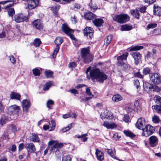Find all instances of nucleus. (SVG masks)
I'll return each instance as SVG.
<instances>
[{
  "label": "nucleus",
  "instance_id": "nucleus-11",
  "mask_svg": "<svg viewBox=\"0 0 161 161\" xmlns=\"http://www.w3.org/2000/svg\"><path fill=\"white\" fill-rule=\"evenodd\" d=\"M20 108V107L16 105L11 106L8 107V112L10 115H12L17 113Z\"/></svg>",
  "mask_w": 161,
  "mask_h": 161
},
{
  "label": "nucleus",
  "instance_id": "nucleus-24",
  "mask_svg": "<svg viewBox=\"0 0 161 161\" xmlns=\"http://www.w3.org/2000/svg\"><path fill=\"white\" fill-rule=\"evenodd\" d=\"M33 23L34 26L37 29L41 30L43 29V25L40 20H36L34 21Z\"/></svg>",
  "mask_w": 161,
  "mask_h": 161
},
{
  "label": "nucleus",
  "instance_id": "nucleus-43",
  "mask_svg": "<svg viewBox=\"0 0 161 161\" xmlns=\"http://www.w3.org/2000/svg\"><path fill=\"white\" fill-rule=\"evenodd\" d=\"M122 31H130L132 29V27L131 26L128 25H123L121 27Z\"/></svg>",
  "mask_w": 161,
  "mask_h": 161
},
{
  "label": "nucleus",
  "instance_id": "nucleus-3",
  "mask_svg": "<svg viewBox=\"0 0 161 161\" xmlns=\"http://www.w3.org/2000/svg\"><path fill=\"white\" fill-rule=\"evenodd\" d=\"M129 18L128 15L123 14L115 15L113 17V19L119 23L123 24L129 21Z\"/></svg>",
  "mask_w": 161,
  "mask_h": 161
},
{
  "label": "nucleus",
  "instance_id": "nucleus-20",
  "mask_svg": "<svg viewBox=\"0 0 161 161\" xmlns=\"http://www.w3.org/2000/svg\"><path fill=\"white\" fill-rule=\"evenodd\" d=\"M149 144L152 147L155 146L158 141L157 137L154 136H150L149 138Z\"/></svg>",
  "mask_w": 161,
  "mask_h": 161
},
{
  "label": "nucleus",
  "instance_id": "nucleus-48",
  "mask_svg": "<svg viewBox=\"0 0 161 161\" xmlns=\"http://www.w3.org/2000/svg\"><path fill=\"white\" fill-rule=\"evenodd\" d=\"M53 72L50 70L45 71V74L47 78H51L53 76Z\"/></svg>",
  "mask_w": 161,
  "mask_h": 161
},
{
  "label": "nucleus",
  "instance_id": "nucleus-46",
  "mask_svg": "<svg viewBox=\"0 0 161 161\" xmlns=\"http://www.w3.org/2000/svg\"><path fill=\"white\" fill-rule=\"evenodd\" d=\"M8 13L9 15L12 17L15 14V11L13 8H10L8 9Z\"/></svg>",
  "mask_w": 161,
  "mask_h": 161
},
{
  "label": "nucleus",
  "instance_id": "nucleus-17",
  "mask_svg": "<svg viewBox=\"0 0 161 161\" xmlns=\"http://www.w3.org/2000/svg\"><path fill=\"white\" fill-rule=\"evenodd\" d=\"M31 105V103L29 100L25 99L22 101V106L24 112L26 113L28 112Z\"/></svg>",
  "mask_w": 161,
  "mask_h": 161
},
{
  "label": "nucleus",
  "instance_id": "nucleus-47",
  "mask_svg": "<svg viewBox=\"0 0 161 161\" xmlns=\"http://www.w3.org/2000/svg\"><path fill=\"white\" fill-rule=\"evenodd\" d=\"M41 43V42L39 39L36 38L35 39L33 42L34 45L36 47H38Z\"/></svg>",
  "mask_w": 161,
  "mask_h": 161
},
{
  "label": "nucleus",
  "instance_id": "nucleus-8",
  "mask_svg": "<svg viewBox=\"0 0 161 161\" xmlns=\"http://www.w3.org/2000/svg\"><path fill=\"white\" fill-rule=\"evenodd\" d=\"M14 21L17 23L26 21L27 20V17L21 13L16 14L14 15Z\"/></svg>",
  "mask_w": 161,
  "mask_h": 161
},
{
  "label": "nucleus",
  "instance_id": "nucleus-54",
  "mask_svg": "<svg viewBox=\"0 0 161 161\" xmlns=\"http://www.w3.org/2000/svg\"><path fill=\"white\" fill-rule=\"evenodd\" d=\"M161 30L159 29H154L153 31V33L154 35H158L161 32Z\"/></svg>",
  "mask_w": 161,
  "mask_h": 161
},
{
  "label": "nucleus",
  "instance_id": "nucleus-51",
  "mask_svg": "<svg viewBox=\"0 0 161 161\" xmlns=\"http://www.w3.org/2000/svg\"><path fill=\"white\" fill-rule=\"evenodd\" d=\"M151 71V69L149 67L144 68L143 70L142 73L145 75L149 74Z\"/></svg>",
  "mask_w": 161,
  "mask_h": 161
},
{
  "label": "nucleus",
  "instance_id": "nucleus-59",
  "mask_svg": "<svg viewBox=\"0 0 161 161\" xmlns=\"http://www.w3.org/2000/svg\"><path fill=\"white\" fill-rule=\"evenodd\" d=\"M76 65V63L75 62H70L69 64V66L70 68H74Z\"/></svg>",
  "mask_w": 161,
  "mask_h": 161
},
{
  "label": "nucleus",
  "instance_id": "nucleus-5",
  "mask_svg": "<svg viewBox=\"0 0 161 161\" xmlns=\"http://www.w3.org/2000/svg\"><path fill=\"white\" fill-rule=\"evenodd\" d=\"M142 136H148L152 134L154 131V127L150 125H146L144 129H142Z\"/></svg>",
  "mask_w": 161,
  "mask_h": 161
},
{
  "label": "nucleus",
  "instance_id": "nucleus-64",
  "mask_svg": "<svg viewBox=\"0 0 161 161\" xmlns=\"http://www.w3.org/2000/svg\"><path fill=\"white\" fill-rule=\"evenodd\" d=\"M88 136V133H86L83 134H82L81 135H76V136L78 138H83L84 137Z\"/></svg>",
  "mask_w": 161,
  "mask_h": 161
},
{
  "label": "nucleus",
  "instance_id": "nucleus-49",
  "mask_svg": "<svg viewBox=\"0 0 161 161\" xmlns=\"http://www.w3.org/2000/svg\"><path fill=\"white\" fill-rule=\"evenodd\" d=\"M33 74L35 76H39L40 74V70L37 68L34 69L32 70Z\"/></svg>",
  "mask_w": 161,
  "mask_h": 161
},
{
  "label": "nucleus",
  "instance_id": "nucleus-34",
  "mask_svg": "<svg viewBox=\"0 0 161 161\" xmlns=\"http://www.w3.org/2000/svg\"><path fill=\"white\" fill-rule=\"evenodd\" d=\"M143 46H132L130 47V51H138L143 48Z\"/></svg>",
  "mask_w": 161,
  "mask_h": 161
},
{
  "label": "nucleus",
  "instance_id": "nucleus-42",
  "mask_svg": "<svg viewBox=\"0 0 161 161\" xmlns=\"http://www.w3.org/2000/svg\"><path fill=\"white\" fill-rule=\"evenodd\" d=\"M157 26V24L155 23H151L147 25V26L146 29L149 30L151 29H153Z\"/></svg>",
  "mask_w": 161,
  "mask_h": 161
},
{
  "label": "nucleus",
  "instance_id": "nucleus-27",
  "mask_svg": "<svg viewBox=\"0 0 161 161\" xmlns=\"http://www.w3.org/2000/svg\"><path fill=\"white\" fill-rule=\"evenodd\" d=\"M20 95L17 93L15 92H12L10 95V97L11 99H15L17 100H20Z\"/></svg>",
  "mask_w": 161,
  "mask_h": 161
},
{
  "label": "nucleus",
  "instance_id": "nucleus-45",
  "mask_svg": "<svg viewBox=\"0 0 161 161\" xmlns=\"http://www.w3.org/2000/svg\"><path fill=\"white\" fill-rule=\"evenodd\" d=\"M152 121L154 123L157 124L159 123L160 120L158 116L155 115L152 117Z\"/></svg>",
  "mask_w": 161,
  "mask_h": 161
},
{
  "label": "nucleus",
  "instance_id": "nucleus-44",
  "mask_svg": "<svg viewBox=\"0 0 161 161\" xmlns=\"http://www.w3.org/2000/svg\"><path fill=\"white\" fill-rule=\"evenodd\" d=\"M8 130H6L1 136V138L3 139L8 140L9 139V135H8Z\"/></svg>",
  "mask_w": 161,
  "mask_h": 161
},
{
  "label": "nucleus",
  "instance_id": "nucleus-25",
  "mask_svg": "<svg viewBox=\"0 0 161 161\" xmlns=\"http://www.w3.org/2000/svg\"><path fill=\"white\" fill-rule=\"evenodd\" d=\"M93 20V23L94 25L97 27H100L102 25L104 22L103 20L101 19H94Z\"/></svg>",
  "mask_w": 161,
  "mask_h": 161
},
{
  "label": "nucleus",
  "instance_id": "nucleus-18",
  "mask_svg": "<svg viewBox=\"0 0 161 161\" xmlns=\"http://www.w3.org/2000/svg\"><path fill=\"white\" fill-rule=\"evenodd\" d=\"M103 125L108 129H113L117 127V125L113 122L104 121Z\"/></svg>",
  "mask_w": 161,
  "mask_h": 161
},
{
  "label": "nucleus",
  "instance_id": "nucleus-21",
  "mask_svg": "<svg viewBox=\"0 0 161 161\" xmlns=\"http://www.w3.org/2000/svg\"><path fill=\"white\" fill-rule=\"evenodd\" d=\"M84 17L86 19L90 20L95 19L96 15L90 12L84 13Z\"/></svg>",
  "mask_w": 161,
  "mask_h": 161
},
{
  "label": "nucleus",
  "instance_id": "nucleus-10",
  "mask_svg": "<svg viewBox=\"0 0 161 161\" xmlns=\"http://www.w3.org/2000/svg\"><path fill=\"white\" fill-rule=\"evenodd\" d=\"M150 78L154 84H158L161 82L160 76L157 73L152 74Z\"/></svg>",
  "mask_w": 161,
  "mask_h": 161
},
{
  "label": "nucleus",
  "instance_id": "nucleus-40",
  "mask_svg": "<svg viewBox=\"0 0 161 161\" xmlns=\"http://www.w3.org/2000/svg\"><path fill=\"white\" fill-rule=\"evenodd\" d=\"M112 38V36L111 35H109L106 37L105 42L106 45L108 46L109 44L111 41Z\"/></svg>",
  "mask_w": 161,
  "mask_h": 161
},
{
  "label": "nucleus",
  "instance_id": "nucleus-63",
  "mask_svg": "<svg viewBox=\"0 0 161 161\" xmlns=\"http://www.w3.org/2000/svg\"><path fill=\"white\" fill-rule=\"evenodd\" d=\"M80 5L79 4H74L73 8V9L76 10L78 9H79L80 8Z\"/></svg>",
  "mask_w": 161,
  "mask_h": 161
},
{
  "label": "nucleus",
  "instance_id": "nucleus-4",
  "mask_svg": "<svg viewBox=\"0 0 161 161\" xmlns=\"http://www.w3.org/2000/svg\"><path fill=\"white\" fill-rule=\"evenodd\" d=\"M49 145H51L50 150L51 152L57 151L58 148H61L63 146V144L62 143H59L57 141L51 140L48 142Z\"/></svg>",
  "mask_w": 161,
  "mask_h": 161
},
{
  "label": "nucleus",
  "instance_id": "nucleus-39",
  "mask_svg": "<svg viewBox=\"0 0 161 161\" xmlns=\"http://www.w3.org/2000/svg\"><path fill=\"white\" fill-rule=\"evenodd\" d=\"M52 85L53 83L51 81L47 82L45 84L43 88V90L44 91L48 90Z\"/></svg>",
  "mask_w": 161,
  "mask_h": 161
},
{
  "label": "nucleus",
  "instance_id": "nucleus-62",
  "mask_svg": "<svg viewBox=\"0 0 161 161\" xmlns=\"http://www.w3.org/2000/svg\"><path fill=\"white\" fill-rule=\"evenodd\" d=\"M123 119L124 121L126 123H128L129 122V118L128 115H125L124 116Z\"/></svg>",
  "mask_w": 161,
  "mask_h": 161
},
{
  "label": "nucleus",
  "instance_id": "nucleus-6",
  "mask_svg": "<svg viewBox=\"0 0 161 161\" xmlns=\"http://www.w3.org/2000/svg\"><path fill=\"white\" fill-rule=\"evenodd\" d=\"M63 39L60 37H57L55 40V43L56 46L53 54V58L56 57V55L59 49V46L63 42Z\"/></svg>",
  "mask_w": 161,
  "mask_h": 161
},
{
  "label": "nucleus",
  "instance_id": "nucleus-14",
  "mask_svg": "<svg viewBox=\"0 0 161 161\" xmlns=\"http://www.w3.org/2000/svg\"><path fill=\"white\" fill-rule=\"evenodd\" d=\"M49 124L50 125H52V126H50L49 125H45L43 126L44 130H48L50 131L54 130L56 126V123L54 120H52Z\"/></svg>",
  "mask_w": 161,
  "mask_h": 161
},
{
  "label": "nucleus",
  "instance_id": "nucleus-28",
  "mask_svg": "<svg viewBox=\"0 0 161 161\" xmlns=\"http://www.w3.org/2000/svg\"><path fill=\"white\" fill-rule=\"evenodd\" d=\"M154 14L158 16L161 15V8L156 5H154Z\"/></svg>",
  "mask_w": 161,
  "mask_h": 161
},
{
  "label": "nucleus",
  "instance_id": "nucleus-15",
  "mask_svg": "<svg viewBox=\"0 0 161 161\" xmlns=\"http://www.w3.org/2000/svg\"><path fill=\"white\" fill-rule=\"evenodd\" d=\"M132 55L135 60V63L136 65H137L141 60L142 56L140 53L138 52L133 53Z\"/></svg>",
  "mask_w": 161,
  "mask_h": 161
},
{
  "label": "nucleus",
  "instance_id": "nucleus-29",
  "mask_svg": "<svg viewBox=\"0 0 161 161\" xmlns=\"http://www.w3.org/2000/svg\"><path fill=\"white\" fill-rule=\"evenodd\" d=\"M60 8L59 5H55V6H53L51 8V10L52 11L54 15L56 16H57L58 14L57 12Z\"/></svg>",
  "mask_w": 161,
  "mask_h": 161
},
{
  "label": "nucleus",
  "instance_id": "nucleus-55",
  "mask_svg": "<svg viewBox=\"0 0 161 161\" xmlns=\"http://www.w3.org/2000/svg\"><path fill=\"white\" fill-rule=\"evenodd\" d=\"M152 88L153 91L156 92H159L161 90L160 88L156 85L153 86Z\"/></svg>",
  "mask_w": 161,
  "mask_h": 161
},
{
  "label": "nucleus",
  "instance_id": "nucleus-2",
  "mask_svg": "<svg viewBox=\"0 0 161 161\" xmlns=\"http://www.w3.org/2000/svg\"><path fill=\"white\" fill-rule=\"evenodd\" d=\"M89 50L88 48H82L81 51V54L83 61L86 63H89L92 59V55L89 53Z\"/></svg>",
  "mask_w": 161,
  "mask_h": 161
},
{
  "label": "nucleus",
  "instance_id": "nucleus-50",
  "mask_svg": "<svg viewBox=\"0 0 161 161\" xmlns=\"http://www.w3.org/2000/svg\"><path fill=\"white\" fill-rule=\"evenodd\" d=\"M74 123H72L69 124V125H68L67 127L64 128L62 129V131L63 132H65L69 130L70 129L72 126L73 125H74Z\"/></svg>",
  "mask_w": 161,
  "mask_h": 161
},
{
  "label": "nucleus",
  "instance_id": "nucleus-53",
  "mask_svg": "<svg viewBox=\"0 0 161 161\" xmlns=\"http://www.w3.org/2000/svg\"><path fill=\"white\" fill-rule=\"evenodd\" d=\"M54 104V102L52 100H48L47 103V107L49 108H51L49 106L50 105H53Z\"/></svg>",
  "mask_w": 161,
  "mask_h": 161
},
{
  "label": "nucleus",
  "instance_id": "nucleus-56",
  "mask_svg": "<svg viewBox=\"0 0 161 161\" xmlns=\"http://www.w3.org/2000/svg\"><path fill=\"white\" fill-rule=\"evenodd\" d=\"M134 84L136 86V87L137 89H140V83L139 80H136L134 81Z\"/></svg>",
  "mask_w": 161,
  "mask_h": 161
},
{
  "label": "nucleus",
  "instance_id": "nucleus-60",
  "mask_svg": "<svg viewBox=\"0 0 161 161\" xmlns=\"http://www.w3.org/2000/svg\"><path fill=\"white\" fill-rule=\"evenodd\" d=\"M9 60L13 64H14L16 63V60L15 58L13 56H10L9 57Z\"/></svg>",
  "mask_w": 161,
  "mask_h": 161
},
{
  "label": "nucleus",
  "instance_id": "nucleus-13",
  "mask_svg": "<svg viewBox=\"0 0 161 161\" xmlns=\"http://www.w3.org/2000/svg\"><path fill=\"white\" fill-rule=\"evenodd\" d=\"M93 31L91 27H86L84 30V33L88 38L91 39L93 36Z\"/></svg>",
  "mask_w": 161,
  "mask_h": 161
},
{
  "label": "nucleus",
  "instance_id": "nucleus-23",
  "mask_svg": "<svg viewBox=\"0 0 161 161\" xmlns=\"http://www.w3.org/2000/svg\"><path fill=\"white\" fill-rule=\"evenodd\" d=\"M95 154L98 160L101 161L104 159L103 153L101 151L96 149Z\"/></svg>",
  "mask_w": 161,
  "mask_h": 161
},
{
  "label": "nucleus",
  "instance_id": "nucleus-16",
  "mask_svg": "<svg viewBox=\"0 0 161 161\" xmlns=\"http://www.w3.org/2000/svg\"><path fill=\"white\" fill-rule=\"evenodd\" d=\"M145 120L144 118L141 117L139 118L136 124V127L139 129H143V127L145 125Z\"/></svg>",
  "mask_w": 161,
  "mask_h": 161
},
{
  "label": "nucleus",
  "instance_id": "nucleus-52",
  "mask_svg": "<svg viewBox=\"0 0 161 161\" xmlns=\"http://www.w3.org/2000/svg\"><path fill=\"white\" fill-rule=\"evenodd\" d=\"M62 161H71V158L69 155L65 156L62 158Z\"/></svg>",
  "mask_w": 161,
  "mask_h": 161
},
{
  "label": "nucleus",
  "instance_id": "nucleus-61",
  "mask_svg": "<svg viewBox=\"0 0 161 161\" xmlns=\"http://www.w3.org/2000/svg\"><path fill=\"white\" fill-rule=\"evenodd\" d=\"M86 93L88 96H92V95H92V93L90 91V89L88 87L86 88Z\"/></svg>",
  "mask_w": 161,
  "mask_h": 161
},
{
  "label": "nucleus",
  "instance_id": "nucleus-31",
  "mask_svg": "<svg viewBox=\"0 0 161 161\" xmlns=\"http://www.w3.org/2000/svg\"><path fill=\"white\" fill-rule=\"evenodd\" d=\"M31 140L33 142H39L40 141V139L38 137V136L34 133H32V134Z\"/></svg>",
  "mask_w": 161,
  "mask_h": 161
},
{
  "label": "nucleus",
  "instance_id": "nucleus-35",
  "mask_svg": "<svg viewBox=\"0 0 161 161\" xmlns=\"http://www.w3.org/2000/svg\"><path fill=\"white\" fill-rule=\"evenodd\" d=\"M154 100L156 106L161 105V97L159 96H156L154 98Z\"/></svg>",
  "mask_w": 161,
  "mask_h": 161
},
{
  "label": "nucleus",
  "instance_id": "nucleus-57",
  "mask_svg": "<svg viewBox=\"0 0 161 161\" xmlns=\"http://www.w3.org/2000/svg\"><path fill=\"white\" fill-rule=\"evenodd\" d=\"M134 75L135 77L140 78H143V76L140 74V72H138L134 73Z\"/></svg>",
  "mask_w": 161,
  "mask_h": 161
},
{
  "label": "nucleus",
  "instance_id": "nucleus-38",
  "mask_svg": "<svg viewBox=\"0 0 161 161\" xmlns=\"http://www.w3.org/2000/svg\"><path fill=\"white\" fill-rule=\"evenodd\" d=\"M124 133L127 136L131 138H133L135 136V135H134L131 131L128 130L124 131Z\"/></svg>",
  "mask_w": 161,
  "mask_h": 161
},
{
  "label": "nucleus",
  "instance_id": "nucleus-33",
  "mask_svg": "<svg viewBox=\"0 0 161 161\" xmlns=\"http://www.w3.org/2000/svg\"><path fill=\"white\" fill-rule=\"evenodd\" d=\"M106 152L110 156L112 157V158L115 159H117L116 157L114 155V153L113 152V151L110 149H105Z\"/></svg>",
  "mask_w": 161,
  "mask_h": 161
},
{
  "label": "nucleus",
  "instance_id": "nucleus-12",
  "mask_svg": "<svg viewBox=\"0 0 161 161\" xmlns=\"http://www.w3.org/2000/svg\"><path fill=\"white\" fill-rule=\"evenodd\" d=\"M100 116L102 119H112L113 116L111 112L107 110H104L103 112H102Z\"/></svg>",
  "mask_w": 161,
  "mask_h": 161
},
{
  "label": "nucleus",
  "instance_id": "nucleus-22",
  "mask_svg": "<svg viewBox=\"0 0 161 161\" xmlns=\"http://www.w3.org/2000/svg\"><path fill=\"white\" fill-rule=\"evenodd\" d=\"M26 146V147L28 151L31 153H34L36 151V149L33 143H27Z\"/></svg>",
  "mask_w": 161,
  "mask_h": 161
},
{
  "label": "nucleus",
  "instance_id": "nucleus-36",
  "mask_svg": "<svg viewBox=\"0 0 161 161\" xmlns=\"http://www.w3.org/2000/svg\"><path fill=\"white\" fill-rule=\"evenodd\" d=\"M153 85L148 82H145L143 83V87L144 89L147 90L152 88Z\"/></svg>",
  "mask_w": 161,
  "mask_h": 161
},
{
  "label": "nucleus",
  "instance_id": "nucleus-26",
  "mask_svg": "<svg viewBox=\"0 0 161 161\" xmlns=\"http://www.w3.org/2000/svg\"><path fill=\"white\" fill-rule=\"evenodd\" d=\"M130 12L131 14L137 19H139L140 14L138 9H131L130 10Z\"/></svg>",
  "mask_w": 161,
  "mask_h": 161
},
{
  "label": "nucleus",
  "instance_id": "nucleus-9",
  "mask_svg": "<svg viewBox=\"0 0 161 161\" xmlns=\"http://www.w3.org/2000/svg\"><path fill=\"white\" fill-rule=\"evenodd\" d=\"M128 55V53L126 52L117 58V64L119 66H122L124 64V60H125Z\"/></svg>",
  "mask_w": 161,
  "mask_h": 161
},
{
  "label": "nucleus",
  "instance_id": "nucleus-37",
  "mask_svg": "<svg viewBox=\"0 0 161 161\" xmlns=\"http://www.w3.org/2000/svg\"><path fill=\"white\" fill-rule=\"evenodd\" d=\"M152 108L153 109L155 110L157 113L158 114L161 113V105L159 106L153 105L152 106Z\"/></svg>",
  "mask_w": 161,
  "mask_h": 161
},
{
  "label": "nucleus",
  "instance_id": "nucleus-7",
  "mask_svg": "<svg viewBox=\"0 0 161 161\" xmlns=\"http://www.w3.org/2000/svg\"><path fill=\"white\" fill-rule=\"evenodd\" d=\"M62 28L63 31L67 35L69 36L70 38L72 40H75V38L73 35L74 31L73 30L69 28V27L65 24H64L63 25Z\"/></svg>",
  "mask_w": 161,
  "mask_h": 161
},
{
  "label": "nucleus",
  "instance_id": "nucleus-1",
  "mask_svg": "<svg viewBox=\"0 0 161 161\" xmlns=\"http://www.w3.org/2000/svg\"><path fill=\"white\" fill-rule=\"evenodd\" d=\"M90 71V76L87 75V78L89 79L91 78L92 80H96V81L102 83L104 80H106L108 76L99 69L95 68L91 69L89 67L86 72V74Z\"/></svg>",
  "mask_w": 161,
  "mask_h": 161
},
{
  "label": "nucleus",
  "instance_id": "nucleus-41",
  "mask_svg": "<svg viewBox=\"0 0 161 161\" xmlns=\"http://www.w3.org/2000/svg\"><path fill=\"white\" fill-rule=\"evenodd\" d=\"M7 120V117L4 115H2L0 119V123L2 125L6 123Z\"/></svg>",
  "mask_w": 161,
  "mask_h": 161
},
{
  "label": "nucleus",
  "instance_id": "nucleus-30",
  "mask_svg": "<svg viewBox=\"0 0 161 161\" xmlns=\"http://www.w3.org/2000/svg\"><path fill=\"white\" fill-rule=\"evenodd\" d=\"M112 100L114 102H118L122 100V97L119 94H117L113 96Z\"/></svg>",
  "mask_w": 161,
  "mask_h": 161
},
{
  "label": "nucleus",
  "instance_id": "nucleus-58",
  "mask_svg": "<svg viewBox=\"0 0 161 161\" xmlns=\"http://www.w3.org/2000/svg\"><path fill=\"white\" fill-rule=\"evenodd\" d=\"M113 137V139L117 141L119 139V138L121 137V136H119L118 133H115Z\"/></svg>",
  "mask_w": 161,
  "mask_h": 161
},
{
  "label": "nucleus",
  "instance_id": "nucleus-32",
  "mask_svg": "<svg viewBox=\"0 0 161 161\" xmlns=\"http://www.w3.org/2000/svg\"><path fill=\"white\" fill-rule=\"evenodd\" d=\"M89 6L90 7V9L93 12L95 11L97 8L96 4L95 3H93L92 2L89 3Z\"/></svg>",
  "mask_w": 161,
  "mask_h": 161
},
{
  "label": "nucleus",
  "instance_id": "nucleus-19",
  "mask_svg": "<svg viewBox=\"0 0 161 161\" xmlns=\"http://www.w3.org/2000/svg\"><path fill=\"white\" fill-rule=\"evenodd\" d=\"M39 0H31L30 1L28 4V7L30 9H32L35 8L38 4Z\"/></svg>",
  "mask_w": 161,
  "mask_h": 161
}]
</instances>
